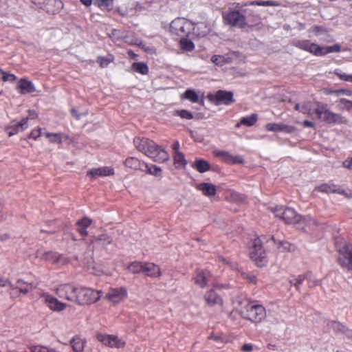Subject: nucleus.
<instances>
[{"instance_id":"11","label":"nucleus","mask_w":352,"mask_h":352,"mask_svg":"<svg viewBox=\"0 0 352 352\" xmlns=\"http://www.w3.org/2000/svg\"><path fill=\"white\" fill-rule=\"evenodd\" d=\"M224 20L232 26L243 28L246 25L245 16L238 10H231L224 13Z\"/></svg>"},{"instance_id":"15","label":"nucleus","mask_w":352,"mask_h":352,"mask_svg":"<svg viewBox=\"0 0 352 352\" xmlns=\"http://www.w3.org/2000/svg\"><path fill=\"white\" fill-rule=\"evenodd\" d=\"M208 98L212 101L216 100L217 104H224L228 105L234 101L232 93L223 90L217 91L214 95H209Z\"/></svg>"},{"instance_id":"64","label":"nucleus","mask_w":352,"mask_h":352,"mask_svg":"<svg viewBox=\"0 0 352 352\" xmlns=\"http://www.w3.org/2000/svg\"><path fill=\"white\" fill-rule=\"evenodd\" d=\"M172 148L174 151V153H176L179 151V143L178 141L175 142V143L172 145Z\"/></svg>"},{"instance_id":"3","label":"nucleus","mask_w":352,"mask_h":352,"mask_svg":"<svg viewBox=\"0 0 352 352\" xmlns=\"http://www.w3.org/2000/svg\"><path fill=\"white\" fill-rule=\"evenodd\" d=\"M317 106L316 114L320 120L328 124H342L346 122L344 117L331 111L323 104L320 103Z\"/></svg>"},{"instance_id":"8","label":"nucleus","mask_w":352,"mask_h":352,"mask_svg":"<svg viewBox=\"0 0 352 352\" xmlns=\"http://www.w3.org/2000/svg\"><path fill=\"white\" fill-rule=\"evenodd\" d=\"M78 287L72 284H61L56 289L57 296L63 299L76 302Z\"/></svg>"},{"instance_id":"61","label":"nucleus","mask_w":352,"mask_h":352,"mask_svg":"<svg viewBox=\"0 0 352 352\" xmlns=\"http://www.w3.org/2000/svg\"><path fill=\"white\" fill-rule=\"evenodd\" d=\"M342 165L344 167L352 170V157H349L346 160H345Z\"/></svg>"},{"instance_id":"55","label":"nucleus","mask_w":352,"mask_h":352,"mask_svg":"<svg viewBox=\"0 0 352 352\" xmlns=\"http://www.w3.org/2000/svg\"><path fill=\"white\" fill-rule=\"evenodd\" d=\"M16 79V76L14 74L3 72L2 78L1 80H2L3 82H12L15 81Z\"/></svg>"},{"instance_id":"5","label":"nucleus","mask_w":352,"mask_h":352,"mask_svg":"<svg viewBox=\"0 0 352 352\" xmlns=\"http://www.w3.org/2000/svg\"><path fill=\"white\" fill-rule=\"evenodd\" d=\"M250 257L259 267L265 266L267 264L266 254L263 250L262 242L259 238L253 240L250 251Z\"/></svg>"},{"instance_id":"28","label":"nucleus","mask_w":352,"mask_h":352,"mask_svg":"<svg viewBox=\"0 0 352 352\" xmlns=\"http://www.w3.org/2000/svg\"><path fill=\"white\" fill-rule=\"evenodd\" d=\"M329 328L337 332H341L349 338L352 339V331L346 328L338 322H331L329 324Z\"/></svg>"},{"instance_id":"63","label":"nucleus","mask_w":352,"mask_h":352,"mask_svg":"<svg viewBox=\"0 0 352 352\" xmlns=\"http://www.w3.org/2000/svg\"><path fill=\"white\" fill-rule=\"evenodd\" d=\"M254 345L252 344H245L241 349L243 352H250L253 350Z\"/></svg>"},{"instance_id":"33","label":"nucleus","mask_w":352,"mask_h":352,"mask_svg":"<svg viewBox=\"0 0 352 352\" xmlns=\"http://www.w3.org/2000/svg\"><path fill=\"white\" fill-rule=\"evenodd\" d=\"M174 165L176 168H183L187 164L184 155L182 152H177L173 155Z\"/></svg>"},{"instance_id":"24","label":"nucleus","mask_w":352,"mask_h":352,"mask_svg":"<svg viewBox=\"0 0 352 352\" xmlns=\"http://www.w3.org/2000/svg\"><path fill=\"white\" fill-rule=\"evenodd\" d=\"M36 257L54 263H58L61 260V256L57 253L53 252H43L42 250L37 252Z\"/></svg>"},{"instance_id":"18","label":"nucleus","mask_w":352,"mask_h":352,"mask_svg":"<svg viewBox=\"0 0 352 352\" xmlns=\"http://www.w3.org/2000/svg\"><path fill=\"white\" fill-rule=\"evenodd\" d=\"M114 175V170L111 166H102L91 168L87 172V176L91 179H96L99 177H107Z\"/></svg>"},{"instance_id":"36","label":"nucleus","mask_w":352,"mask_h":352,"mask_svg":"<svg viewBox=\"0 0 352 352\" xmlns=\"http://www.w3.org/2000/svg\"><path fill=\"white\" fill-rule=\"evenodd\" d=\"M144 264L142 262L134 261L127 266V270L132 274L143 273Z\"/></svg>"},{"instance_id":"39","label":"nucleus","mask_w":352,"mask_h":352,"mask_svg":"<svg viewBox=\"0 0 352 352\" xmlns=\"http://www.w3.org/2000/svg\"><path fill=\"white\" fill-rule=\"evenodd\" d=\"M144 171L150 175H154L155 177H161L162 176V169L161 168L155 166V165H148L145 163V166H144Z\"/></svg>"},{"instance_id":"47","label":"nucleus","mask_w":352,"mask_h":352,"mask_svg":"<svg viewBox=\"0 0 352 352\" xmlns=\"http://www.w3.org/2000/svg\"><path fill=\"white\" fill-rule=\"evenodd\" d=\"M214 154L216 157H220L223 162L229 164L232 154L225 151H214Z\"/></svg>"},{"instance_id":"45","label":"nucleus","mask_w":352,"mask_h":352,"mask_svg":"<svg viewBox=\"0 0 352 352\" xmlns=\"http://www.w3.org/2000/svg\"><path fill=\"white\" fill-rule=\"evenodd\" d=\"M114 60V57L111 54H109L107 56H100L97 59V63L102 67H106L109 63Z\"/></svg>"},{"instance_id":"59","label":"nucleus","mask_w":352,"mask_h":352,"mask_svg":"<svg viewBox=\"0 0 352 352\" xmlns=\"http://www.w3.org/2000/svg\"><path fill=\"white\" fill-rule=\"evenodd\" d=\"M307 274H308V278H307V280L308 282L309 287H313L318 285L319 284V280L314 278L310 273H307Z\"/></svg>"},{"instance_id":"43","label":"nucleus","mask_w":352,"mask_h":352,"mask_svg":"<svg viewBox=\"0 0 352 352\" xmlns=\"http://www.w3.org/2000/svg\"><path fill=\"white\" fill-rule=\"evenodd\" d=\"M324 47H321L314 43H311L308 52L317 56H324Z\"/></svg>"},{"instance_id":"41","label":"nucleus","mask_w":352,"mask_h":352,"mask_svg":"<svg viewBox=\"0 0 352 352\" xmlns=\"http://www.w3.org/2000/svg\"><path fill=\"white\" fill-rule=\"evenodd\" d=\"M307 278H308L307 273L304 274H300L296 277H294V278L291 279L289 280V283L291 284V285L295 287L297 290H298L300 286L302 284L305 280H307Z\"/></svg>"},{"instance_id":"40","label":"nucleus","mask_w":352,"mask_h":352,"mask_svg":"<svg viewBox=\"0 0 352 352\" xmlns=\"http://www.w3.org/2000/svg\"><path fill=\"white\" fill-rule=\"evenodd\" d=\"M133 71L140 73L142 75H146L148 72V67L146 64L142 62L133 63L132 66Z\"/></svg>"},{"instance_id":"13","label":"nucleus","mask_w":352,"mask_h":352,"mask_svg":"<svg viewBox=\"0 0 352 352\" xmlns=\"http://www.w3.org/2000/svg\"><path fill=\"white\" fill-rule=\"evenodd\" d=\"M127 297V290L124 287L110 288L107 298L114 304L119 303Z\"/></svg>"},{"instance_id":"22","label":"nucleus","mask_w":352,"mask_h":352,"mask_svg":"<svg viewBox=\"0 0 352 352\" xmlns=\"http://www.w3.org/2000/svg\"><path fill=\"white\" fill-rule=\"evenodd\" d=\"M143 273L151 278H159L162 275L160 266L153 263H144Z\"/></svg>"},{"instance_id":"1","label":"nucleus","mask_w":352,"mask_h":352,"mask_svg":"<svg viewBox=\"0 0 352 352\" xmlns=\"http://www.w3.org/2000/svg\"><path fill=\"white\" fill-rule=\"evenodd\" d=\"M133 143L138 151L155 162H164L169 158L168 154L165 150L159 147L153 141L149 139L136 137L133 140Z\"/></svg>"},{"instance_id":"48","label":"nucleus","mask_w":352,"mask_h":352,"mask_svg":"<svg viewBox=\"0 0 352 352\" xmlns=\"http://www.w3.org/2000/svg\"><path fill=\"white\" fill-rule=\"evenodd\" d=\"M0 287H9L11 290L10 292V295L12 296H14L16 295L14 285H12L9 280L3 278H0Z\"/></svg>"},{"instance_id":"29","label":"nucleus","mask_w":352,"mask_h":352,"mask_svg":"<svg viewBox=\"0 0 352 352\" xmlns=\"http://www.w3.org/2000/svg\"><path fill=\"white\" fill-rule=\"evenodd\" d=\"M192 167L201 173H205L210 168L209 163L203 159H197L192 163Z\"/></svg>"},{"instance_id":"16","label":"nucleus","mask_w":352,"mask_h":352,"mask_svg":"<svg viewBox=\"0 0 352 352\" xmlns=\"http://www.w3.org/2000/svg\"><path fill=\"white\" fill-rule=\"evenodd\" d=\"M112 243V239L107 234H101L94 236L90 241L89 248L94 250L100 248H104Z\"/></svg>"},{"instance_id":"62","label":"nucleus","mask_w":352,"mask_h":352,"mask_svg":"<svg viewBox=\"0 0 352 352\" xmlns=\"http://www.w3.org/2000/svg\"><path fill=\"white\" fill-rule=\"evenodd\" d=\"M340 104H344V106L347 108L348 109H349L350 108L352 107V101H350V100H348L346 99H344V98H342L340 100Z\"/></svg>"},{"instance_id":"60","label":"nucleus","mask_w":352,"mask_h":352,"mask_svg":"<svg viewBox=\"0 0 352 352\" xmlns=\"http://www.w3.org/2000/svg\"><path fill=\"white\" fill-rule=\"evenodd\" d=\"M124 41L125 43H129L130 45H140L142 43V42L138 39H129L128 36L124 37Z\"/></svg>"},{"instance_id":"32","label":"nucleus","mask_w":352,"mask_h":352,"mask_svg":"<svg viewBox=\"0 0 352 352\" xmlns=\"http://www.w3.org/2000/svg\"><path fill=\"white\" fill-rule=\"evenodd\" d=\"M183 98L188 100L191 102H198L200 104L204 103V98L199 100L198 94L195 92V90L191 89H188L184 92Z\"/></svg>"},{"instance_id":"2","label":"nucleus","mask_w":352,"mask_h":352,"mask_svg":"<svg viewBox=\"0 0 352 352\" xmlns=\"http://www.w3.org/2000/svg\"><path fill=\"white\" fill-rule=\"evenodd\" d=\"M102 294L101 290H94L89 287H78L76 302L80 305L92 304L99 300Z\"/></svg>"},{"instance_id":"23","label":"nucleus","mask_w":352,"mask_h":352,"mask_svg":"<svg viewBox=\"0 0 352 352\" xmlns=\"http://www.w3.org/2000/svg\"><path fill=\"white\" fill-rule=\"evenodd\" d=\"M265 129L268 131L280 132L284 131L291 133L294 131L295 128L293 126L286 125L282 123H268L265 125Z\"/></svg>"},{"instance_id":"12","label":"nucleus","mask_w":352,"mask_h":352,"mask_svg":"<svg viewBox=\"0 0 352 352\" xmlns=\"http://www.w3.org/2000/svg\"><path fill=\"white\" fill-rule=\"evenodd\" d=\"M97 339L104 345L111 348H123L126 344L124 340L114 335L98 334Z\"/></svg>"},{"instance_id":"7","label":"nucleus","mask_w":352,"mask_h":352,"mask_svg":"<svg viewBox=\"0 0 352 352\" xmlns=\"http://www.w3.org/2000/svg\"><path fill=\"white\" fill-rule=\"evenodd\" d=\"M338 263L344 268L352 272V243L344 241L338 246Z\"/></svg>"},{"instance_id":"37","label":"nucleus","mask_w":352,"mask_h":352,"mask_svg":"<svg viewBox=\"0 0 352 352\" xmlns=\"http://www.w3.org/2000/svg\"><path fill=\"white\" fill-rule=\"evenodd\" d=\"M113 0H94V4L102 10H110L112 9Z\"/></svg>"},{"instance_id":"52","label":"nucleus","mask_w":352,"mask_h":352,"mask_svg":"<svg viewBox=\"0 0 352 352\" xmlns=\"http://www.w3.org/2000/svg\"><path fill=\"white\" fill-rule=\"evenodd\" d=\"M323 49H324V51H323L324 55H326L329 53L338 52L340 51L341 47H340V45L336 44L332 46L324 47Z\"/></svg>"},{"instance_id":"30","label":"nucleus","mask_w":352,"mask_h":352,"mask_svg":"<svg viewBox=\"0 0 352 352\" xmlns=\"http://www.w3.org/2000/svg\"><path fill=\"white\" fill-rule=\"evenodd\" d=\"M272 240L280 252L292 251L294 250V246L287 241L276 240L274 236L272 237Z\"/></svg>"},{"instance_id":"27","label":"nucleus","mask_w":352,"mask_h":352,"mask_svg":"<svg viewBox=\"0 0 352 352\" xmlns=\"http://www.w3.org/2000/svg\"><path fill=\"white\" fill-rule=\"evenodd\" d=\"M198 190L206 196H212L216 193V186L210 183H201L197 186Z\"/></svg>"},{"instance_id":"54","label":"nucleus","mask_w":352,"mask_h":352,"mask_svg":"<svg viewBox=\"0 0 352 352\" xmlns=\"http://www.w3.org/2000/svg\"><path fill=\"white\" fill-rule=\"evenodd\" d=\"M335 74L340 78V79L342 80L352 82V75L351 74H347L341 72L340 70H336Z\"/></svg>"},{"instance_id":"53","label":"nucleus","mask_w":352,"mask_h":352,"mask_svg":"<svg viewBox=\"0 0 352 352\" xmlns=\"http://www.w3.org/2000/svg\"><path fill=\"white\" fill-rule=\"evenodd\" d=\"M211 60L217 65H223L226 63V58L219 55H214L212 56Z\"/></svg>"},{"instance_id":"49","label":"nucleus","mask_w":352,"mask_h":352,"mask_svg":"<svg viewBox=\"0 0 352 352\" xmlns=\"http://www.w3.org/2000/svg\"><path fill=\"white\" fill-rule=\"evenodd\" d=\"M311 43V42L308 40H300L294 41V44L299 49L308 52Z\"/></svg>"},{"instance_id":"26","label":"nucleus","mask_w":352,"mask_h":352,"mask_svg":"<svg viewBox=\"0 0 352 352\" xmlns=\"http://www.w3.org/2000/svg\"><path fill=\"white\" fill-rule=\"evenodd\" d=\"M124 164L126 167L131 169L144 171V166H145V163L141 162L138 158L133 157H128L126 159Z\"/></svg>"},{"instance_id":"21","label":"nucleus","mask_w":352,"mask_h":352,"mask_svg":"<svg viewBox=\"0 0 352 352\" xmlns=\"http://www.w3.org/2000/svg\"><path fill=\"white\" fill-rule=\"evenodd\" d=\"M209 278L210 273L204 270H197L193 277L195 283L201 288H204L207 285Z\"/></svg>"},{"instance_id":"6","label":"nucleus","mask_w":352,"mask_h":352,"mask_svg":"<svg viewBox=\"0 0 352 352\" xmlns=\"http://www.w3.org/2000/svg\"><path fill=\"white\" fill-rule=\"evenodd\" d=\"M272 212L276 217L282 219L286 223H297L301 217L293 208L278 206L272 208Z\"/></svg>"},{"instance_id":"57","label":"nucleus","mask_w":352,"mask_h":352,"mask_svg":"<svg viewBox=\"0 0 352 352\" xmlns=\"http://www.w3.org/2000/svg\"><path fill=\"white\" fill-rule=\"evenodd\" d=\"M329 93L330 94H334L336 96H340L341 94H344V95H346V96H351V94H352V91H351L347 90V89H338V90H334V91H329Z\"/></svg>"},{"instance_id":"20","label":"nucleus","mask_w":352,"mask_h":352,"mask_svg":"<svg viewBox=\"0 0 352 352\" xmlns=\"http://www.w3.org/2000/svg\"><path fill=\"white\" fill-rule=\"evenodd\" d=\"M319 102H305L302 104H296L295 109L303 114L311 116L314 113H316V108Z\"/></svg>"},{"instance_id":"50","label":"nucleus","mask_w":352,"mask_h":352,"mask_svg":"<svg viewBox=\"0 0 352 352\" xmlns=\"http://www.w3.org/2000/svg\"><path fill=\"white\" fill-rule=\"evenodd\" d=\"M87 270L89 273L93 274L96 276H100L102 274V270L100 269V266L96 265L94 263L89 265L87 267Z\"/></svg>"},{"instance_id":"17","label":"nucleus","mask_w":352,"mask_h":352,"mask_svg":"<svg viewBox=\"0 0 352 352\" xmlns=\"http://www.w3.org/2000/svg\"><path fill=\"white\" fill-rule=\"evenodd\" d=\"M28 118H24L19 122L16 120L11 122L6 129L8 135L12 136L19 132L23 131L28 127Z\"/></svg>"},{"instance_id":"31","label":"nucleus","mask_w":352,"mask_h":352,"mask_svg":"<svg viewBox=\"0 0 352 352\" xmlns=\"http://www.w3.org/2000/svg\"><path fill=\"white\" fill-rule=\"evenodd\" d=\"M257 120V114L253 113L250 116L241 118L240 122L236 124V127H239L241 125H245L250 127L254 125Z\"/></svg>"},{"instance_id":"46","label":"nucleus","mask_w":352,"mask_h":352,"mask_svg":"<svg viewBox=\"0 0 352 352\" xmlns=\"http://www.w3.org/2000/svg\"><path fill=\"white\" fill-rule=\"evenodd\" d=\"M250 5L258 6H273L276 7L278 6V3L275 1H263L257 0L250 3Z\"/></svg>"},{"instance_id":"56","label":"nucleus","mask_w":352,"mask_h":352,"mask_svg":"<svg viewBox=\"0 0 352 352\" xmlns=\"http://www.w3.org/2000/svg\"><path fill=\"white\" fill-rule=\"evenodd\" d=\"M244 159L241 155H231L228 164H243Z\"/></svg>"},{"instance_id":"44","label":"nucleus","mask_w":352,"mask_h":352,"mask_svg":"<svg viewBox=\"0 0 352 352\" xmlns=\"http://www.w3.org/2000/svg\"><path fill=\"white\" fill-rule=\"evenodd\" d=\"M179 43L181 48L187 52H191L195 48L194 43L184 37H182Z\"/></svg>"},{"instance_id":"14","label":"nucleus","mask_w":352,"mask_h":352,"mask_svg":"<svg viewBox=\"0 0 352 352\" xmlns=\"http://www.w3.org/2000/svg\"><path fill=\"white\" fill-rule=\"evenodd\" d=\"M41 298L51 310L60 311L66 308L67 305L65 303L61 302L48 293H43L41 295Z\"/></svg>"},{"instance_id":"42","label":"nucleus","mask_w":352,"mask_h":352,"mask_svg":"<svg viewBox=\"0 0 352 352\" xmlns=\"http://www.w3.org/2000/svg\"><path fill=\"white\" fill-rule=\"evenodd\" d=\"M15 290L16 289H19L20 293L23 294H26L29 292L30 290L32 289V284H28L23 281L22 280H18L16 283V286H14Z\"/></svg>"},{"instance_id":"19","label":"nucleus","mask_w":352,"mask_h":352,"mask_svg":"<svg viewBox=\"0 0 352 352\" xmlns=\"http://www.w3.org/2000/svg\"><path fill=\"white\" fill-rule=\"evenodd\" d=\"M204 299L207 305L210 307L219 306L221 307L223 305L222 298L215 292L214 289H210L205 294Z\"/></svg>"},{"instance_id":"10","label":"nucleus","mask_w":352,"mask_h":352,"mask_svg":"<svg viewBox=\"0 0 352 352\" xmlns=\"http://www.w3.org/2000/svg\"><path fill=\"white\" fill-rule=\"evenodd\" d=\"M265 315V309L262 305L250 304L246 307L245 317L252 322H261Z\"/></svg>"},{"instance_id":"35","label":"nucleus","mask_w":352,"mask_h":352,"mask_svg":"<svg viewBox=\"0 0 352 352\" xmlns=\"http://www.w3.org/2000/svg\"><path fill=\"white\" fill-rule=\"evenodd\" d=\"M91 223V220L87 217H85L77 222L78 230L82 236H86L87 232L86 228Z\"/></svg>"},{"instance_id":"34","label":"nucleus","mask_w":352,"mask_h":352,"mask_svg":"<svg viewBox=\"0 0 352 352\" xmlns=\"http://www.w3.org/2000/svg\"><path fill=\"white\" fill-rule=\"evenodd\" d=\"M74 352H84L85 341L80 337H75L71 341Z\"/></svg>"},{"instance_id":"4","label":"nucleus","mask_w":352,"mask_h":352,"mask_svg":"<svg viewBox=\"0 0 352 352\" xmlns=\"http://www.w3.org/2000/svg\"><path fill=\"white\" fill-rule=\"evenodd\" d=\"M192 29L193 24L184 18L174 19L170 25L171 33L180 37L187 36Z\"/></svg>"},{"instance_id":"9","label":"nucleus","mask_w":352,"mask_h":352,"mask_svg":"<svg viewBox=\"0 0 352 352\" xmlns=\"http://www.w3.org/2000/svg\"><path fill=\"white\" fill-rule=\"evenodd\" d=\"M320 192L325 193H336L342 195L346 198L352 197V191L349 189H344L332 182L322 184L316 188Z\"/></svg>"},{"instance_id":"51","label":"nucleus","mask_w":352,"mask_h":352,"mask_svg":"<svg viewBox=\"0 0 352 352\" xmlns=\"http://www.w3.org/2000/svg\"><path fill=\"white\" fill-rule=\"evenodd\" d=\"M175 116H180L182 118L186 120H191L193 118L192 113L187 110L176 111L174 113Z\"/></svg>"},{"instance_id":"38","label":"nucleus","mask_w":352,"mask_h":352,"mask_svg":"<svg viewBox=\"0 0 352 352\" xmlns=\"http://www.w3.org/2000/svg\"><path fill=\"white\" fill-rule=\"evenodd\" d=\"M45 135L51 143L54 144H61L63 138H66L65 135L60 133H45Z\"/></svg>"},{"instance_id":"25","label":"nucleus","mask_w":352,"mask_h":352,"mask_svg":"<svg viewBox=\"0 0 352 352\" xmlns=\"http://www.w3.org/2000/svg\"><path fill=\"white\" fill-rule=\"evenodd\" d=\"M17 87L20 89L19 92L21 94L32 93L35 91V87L32 82L29 81L25 78H21L19 80Z\"/></svg>"},{"instance_id":"58","label":"nucleus","mask_w":352,"mask_h":352,"mask_svg":"<svg viewBox=\"0 0 352 352\" xmlns=\"http://www.w3.org/2000/svg\"><path fill=\"white\" fill-rule=\"evenodd\" d=\"M41 135H42V129H41V128L34 129L31 131V133L30 134V138H32L34 140H36Z\"/></svg>"}]
</instances>
